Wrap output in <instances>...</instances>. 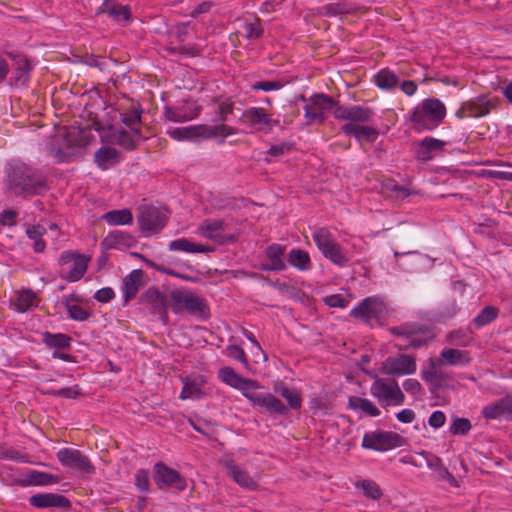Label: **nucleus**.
Returning <instances> with one entry per match:
<instances>
[{"label": "nucleus", "mask_w": 512, "mask_h": 512, "mask_svg": "<svg viewBox=\"0 0 512 512\" xmlns=\"http://www.w3.org/2000/svg\"><path fill=\"white\" fill-rule=\"evenodd\" d=\"M7 187L16 196L37 195L46 190L45 179L21 162H12L6 167Z\"/></svg>", "instance_id": "obj_1"}, {"label": "nucleus", "mask_w": 512, "mask_h": 512, "mask_svg": "<svg viewBox=\"0 0 512 512\" xmlns=\"http://www.w3.org/2000/svg\"><path fill=\"white\" fill-rule=\"evenodd\" d=\"M446 112V106L441 100L427 98L412 109L409 120L417 132L433 131L443 122Z\"/></svg>", "instance_id": "obj_2"}, {"label": "nucleus", "mask_w": 512, "mask_h": 512, "mask_svg": "<svg viewBox=\"0 0 512 512\" xmlns=\"http://www.w3.org/2000/svg\"><path fill=\"white\" fill-rule=\"evenodd\" d=\"M237 129L225 124L218 125H191L186 127L172 128L167 134L176 141H195L197 139L226 138L235 135Z\"/></svg>", "instance_id": "obj_3"}, {"label": "nucleus", "mask_w": 512, "mask_h": 512, "mask_svg": "<svg viewBox=\"0 0 512 512\" xmlns=\"http://www.w3.org/2000/svg\"><path fill=\"white\" fill-rule=\"evenodd\" d=\"M312 239L321 254L333 264L345 267L350 262L347 251L327 228L315 227L312 231Z\"/></svg>", "instance_id": "obj_4"}, {"label": "nucleus", "mask_w": 512, "mask_h": 512, "mask_svg": "<svg viewBox=\"0 0 512 512\" xmlns=\"http://www.w3.org/2000/svg\"><path fill=\"white\" fill-rule=\"evenodd\" d=\"M370 394L383 406H401L405 395L395 379L376 377L370 386Z\"/></svg>", "instance_id": "obj_5"}, {"label": "nucleus", "mask_w": 512, "mask_h": 512, "mask_svg": "<svg viewBox=\"0 0 512 512\" xmlns=\"http://www.w3.org/2000/svg\"><path fill=\"white\" fill-rule=\"evenodd\" d=\"M171 299L173 301L171 309L176 314L186 310L197 317L207 318L209 316V309L203 298L195 293L176 290L171 293Z\"/></svg>", "instance_id": "obj_6"}, {"label": "nucleus", "mask_w": 512, "mask_h": 512, "mask_svg": "<svg viewBox=\"0 0 512 512\" xmlns=\"http://www.w3.org/2000/svg\"><path fill=\"white\" fill-rule=\"evenodd\" d=\"M90 257L73 251L60 254L59 264L62 267L61 277L69 282H77L87 272Z\"/></svg>", "instance_id": "obj_7"}, {"label": "nucleus", "mask_w": 512, "mask_h": 512, "mask_svg": "<svg viewBox=\"0 0 512 512\" xmlns=\"http://www.w3.org/2000/svg\"><path fill=\"white\" fill-rule=\"evenodd\" d=\"M386 314V306L383 300L377 296L363 299L358 306L350 311L355 319H360L369 326L379 325Z\"/></svg>", "instance_id": "obj_8"}, {"label": "nucleus", "mask_w": 512, "mask_h": 512, "mask_svg": "<svg viewBox=\"0 0 512 512\" xmlns=\"http://www.w3.org/2000/svg\"><path fill=\"white\" fill-rule=\"evenodd\" d=\"M498 98L480 95L476 98L464 101L455 112L459 120L465 118H481L487 116L498 105Z\"/></svg>", "instance_id": "obj_9"}, {"label": "nucleus", "mask_w": 512, "mask_h": 512, "mask_svg": "<svg viewBox=\"0 0 512 512\" xmlns=\"http://www.w3.org/2000/svg\"><path fill=\"white\" fill-rule=\"evenodd\" d=\"M337 103L323 93H317L309 97L308 103L304 106V118L307 125L324 123L326 111H334Z\"/></svg>", "instance_id": "obj_10"}, {"label": "nucleus", "mask_w": 512, "mask_h": 512, "mask_svg": "<svg viewBox=\"0 0 512 512\" xmlns=\"http://www.w3.org/2000/svg\"><path fill=\"white\" fill-rule=\"evenodd\" d=\"M403 438L391 431H370L366 432L362 439V448L378 452H386L400 447Z\"/></svg>", "instance_id": "obj_11"}, {"label": "nucleus", "mask_w": 512, "mask_h": 512, "mask_svg": "<svg viewBox=\"0 0 512 512\" xmlns=\"http://www.w3.org/2000/svg\"><path fill=\"white\" fill-rule=\"evenodd\" d=\"M417 370L416 359L408 354L387 357L381 366L383 374L393 377L412 375Z\"/></svg>", "instance_id": "obj_12"}, {"label": "nucleus", "mask_w": 512, "mask_h": 512, "mask_svg": "<svg viewBox=\"0 0 512 512\" xmlns=\"http://www.w3.org/2000/svg\"><path fill=\"white\" fill-rule=\"evenodd\" d=\"M154 481L160 489H174L176 491H184L187 488V482L181 474L165 465L158 462L154 465Z\"/></svg>", "instance_id": "obj_13"}, {"label": "nucleus", "mask_w": 512, "mask_h": 512, "mask_svg": "<svg viewBox=\"0 0 512 512\" xmlns=\"http://www.w3.org/2000/svg\"><path fill=\"white\" fill-rule=\"evenodd\" d=\"M242 121L252 130L268 133L279 124L277 119L262 107H250L244 110Z\"/></svg>", "instance_id": "obj_14"}, {"label": "nucleus", "mask_w": 512, "mask_h": 512, "mask_svg": "<svg viewBox=\"0 0 512 512\" xmlns=\"http://www.w3.org/2000/svg\"><path fill=\"white\" fill-rule=\"evenodd\" d=\"M58 461L64 466L82 473L93 474L95 467L81 451L73 448H62L57 454Z\"/></svg>", "instance_id": "obj_15"}, {"label": "nucleus", "mask_w": 512, "mask_h": 512, "mask_svg": "<svg viewBox=\"0 0 512 512\" xmlns=\"http://www.w3.org/2000/svg\"><path fill=\"white\" fill-rule=\"evenodd\" d=\"M337 120H345L347 123L364 124L370 122L374 117V111L362 105H338L333 111Z\"/></svg>", "instance_id": "obj_16"}, {"label": "nucleus", "mask_w": 512, "mask_h": 512, "mask_svg": "<svg viewBox=\"0 0 512 512\" xmlns=\"http://www.w3.org/2000/svg\"><path fill=\"white\" fill-rule=\"evenodd\" d=\"M245 398L253 406L262 408L270 414L285 415L288 412V408L282 401L271 393H257L251 390L245 394Z\"/></svg>", "instance_id": "obj_17"}, {"label": "nucleus", "mask_w": 512, "mask_h": 512, "mask_svg": "<svg viewBox=\"0 0 512 512\" xmlns=\"http://www.w3.org/2000/svg\"><path fill=\"white\" fill-rule=\"evenodd\" d=\"M218 377L228 386L239 390L244 397L249 391L260 388V385L256 380L244 378L238 375L231 367L221 368L218 372Z\"/></svg>", "instance_id": "obj_18"}, {"label": "nucleus", "mask_w": 512, "mask_h": 512, "mask_svg": "<svg viewBox=\"0 0 512 512\" xmlns=\"http://www.w3.org/2000/svg\"><path fill=\"white\" fill-rule=\"evenodd\" d=\"M166 214L155 207L143 209L138 217L140 228L149 234L159 232L166 225Z\"/></svg>", "instance_id": "obj_19"}, {"label": "nucleus", "mask_w": 512, "mask_h": 512, "mask_svg": "<svg viewBox=\"0 0 512 512\" xmlns=\"http://www.w3.org/2000/svg\"><path fill=\"white\" fill-rule=\"evenodd\" d=\"M104 126H98L96 130H104ZM106 129L111 132V135L114 138V142L127 150H133L137 143L142 139L140 134V129H130V131H126L120 128L115 127L114 124L108 123L106 125Z\"/></svg>", "instance_id": "obj_20"}, {"label": "nucleus", "mask_w": 512, "mask_h": 512, "mask_svg": "<svg viewBox=\"0 0 512 512\" xmlns=\"http://www.w3.org/2000/svg\"><path fill=\"white\" fill-rule=\"evenodd\" d=\"M482 415L487 420L512 421V398L503 397L484 406Z\"/></svg>", "instance_id": "obj_21"}, {"label": "nucleus", "mask_w": 512, "mask_h": 512, "mask_svg": "<svg viewBox=\"0 0 512 512\" xmlns=\"http://www.w3.org/2000/svg\"><path fill=\"white\" fill-rule=\"evenodd\" d=\"M226 226L222 219H206L197 228V235L218 242L223 243L227 240L225 235Z\"/></svg>", "instance_id": "obj_22"}, {"label": "nucleus", "mask_w": 512, "mask_h": 512, "mask_svg": "<svg viewBox=\"0 0 512 512\" xmlns=\"http://www.w3.org/2000/svg\"><path fill=\"white\" fill-rule=\"evenodd\" d=\"M136 244L137 240L132 234L121 230L110 231L102 240V246L107 250H124L135 247Z\"/></svg>", "instance_id": "obj_23"}, {"label": "nucleus", "mask_w": 512, "mask_h": 512, "mask_svg": "<svg viewBox=\"0 0 512 512\" xmlns=\"http://www.w3.org/2000/svg\"><path fill=\"white\" fill-rule=\"evenodd\" d=\"M447 142L434 137H425L422 139L415 151L416 158L422 162H428L434 158L437 153L444 150Z\"/></svg>", "instance_id": "obj_24"}, {"label": "nucleus", "mask_w": 512, "mask_h": 512, "mask_svg": "<svg viewBox=\"0 0 512 512\" xmlns=\"http://www.w3.org/2000/svg\"><path fill=\"white\" fill-rule=\"evenodd\" d=\"M285 246L272 244L266 249L267 261L260 265L263 271H283L286 269L284 261Z\"/></svg>", "instance_id": "obj_25"}, {"label": "nucleus", "mask_w": 512, "mask_h": 512, "mask_svg": "<svg viewBox=\"0 0 512 512\" xmlns=\"http://www.w3.org/2000/svg\"><path fill=\"white\" fill-rule=\"evenodd\" d=\"M30 504L37 508H63L70 507V501L63 495L56 493L36 494L30 497Z\"/></svg>", "instance_id": "obj_26"}, {"label": "nucleus", "mask_w": 512, "mask_h": 512, "mask_svg": "<svg viewBox=\"0 0 512 512\" xmlns=\"http://www.w3.org/2000/svg\"><path fill=\"white\" fill-rule=\"evenodd\" d=\"M341 131L348 136H353L358 142H374L378 137L376 128L363 124L345 123L341 126Z\"/></svg>", "instance_id": "obj_27"}, {"label": "nucleus", "mask_w": 512, "mask_h": 512, "mask_svg": "<svg viewBox=\"0 0 512 512\" xmlns=\"http://www.w3.org/2000/svg\"><path fill=\"white\" fill-rule=\"evenodd\" d=\"M200 113V107L193 104H185L164 109L165 117L172 122H186L196 118Z\"/></svg>", "instance_id": "obj_28"}, {"label": "nucleus", "mask_w": 512, "mask_h": 512, "mask_svg": "<svg viewBox=\"0 0 512 512\" xmlns=\"http://www.w3.org/2000/svg\"><path fill=\"white\" fill-rule=\"evenodd\" d=\"M99 14H106L116 22H128L131 11L128 6L121 5L115 0H105L98 10Z\"/></svg>", "instance_id": "obj_29"}, {"label": "nucleus", "mask_w": 512, "mask_h": 512, "mask_svg": "<svg viewBox=\"0 0 512 512\" xmlns=\"http://www.w3.org/2000/svg\"><path fill=\"white\" fill-rule=\"evenodd\" d=\"M421 455L425 457L427 467L436 473L438 480L446 481L454 487L458 486L457 480L444 466L443 461L438 456L428 454L424 451L421 452Z\"/></svg>", "instance_id": "obj_30"}, {"label": "nucleus", "mask_w": 512, "mask_h": 512, "mask_svg": "<svg viewBox=\"0 0 512 512\" xmlns=\"http://www.w3.org/2000/svg\"><path fill=\"white\" fill-rule=\"evenodd\" d=\"M49 152L57 162H68L74 155L72 144L64 138L54 139L49 145Z\"/></svg>", "instance_id": "obj_31"}, {"label": "nucleus", "mask_w": 512, "mask_h": 512, "mask_svg": "<svg viewBox=\"0 0 512 512\" xmlns=\"http://www.w3.org/2000/svg\"><path fill=\"white\" fill-rule=\"evenodd\" d=\"M41 340L48 349L54 351L70 350L72 344V338L64 333L44 332Z\"/></svg>", "instance_id": "obj_32"}, {"label": "nucleus", "mask_w": 512, "mask_h": 512, "mask_svg": "<svg viewBox=\"0 0 512 512\" xmlns=\"http://www.w3.org/2000/svg\"><path fill=\"white\" fill-rule=\"evenodd\" d=\"M229 475L233 480L243 488L254 490L257 487L256 482L250 477V475L240 468L233 460H229L225 463Z\"/></svg>", "instance_id": "obj_33"}, {"label": "nucleus", "mask_w": 512, "mask_h": 512, "mask_svg": "<svg viewBox=\"0 0 512 512\" xmlns=\"http://www.w3.org/2000/svg\"><path fill=\"white\" fill-rule=\"evenodd\" d=\"M38 295L31 289H25L21 291H17L14 300L15 309L24 313L32 308H35L39 304Z\"/></svg>", "instance_id": "obj_34"}, {"label": "nucleus", "mask_w": 512, "mask_h": 512, "mask_svg": "<svg viewBox=\"0 0 512 512\" xmlns=\"http://www.w3.org/2000/svg\"><path fill=\"white\" fill-rule=\"evenodd\" d=\"M348 407L354 411H361L371 417H377L381 413L379 408L371 400L358 396L349 397Z\"/></svg>", "instance_id": "obj_35"}, {"label": "nucleus", "mask_w": 512, "mask_h": 512, "mask_svg": "<svg viewBox=\"0 0 512 512\" xmlns=\"http://www.w3.org/2000/svg\"><path fill=\"white\" fill-rule=\"evenodd\" d=\"M142 270L136 269L133 270L125 279L123 283V293L124 299L126 302L133 299L139 290L141 279H142Z\"/></svg>", "instance_id": "obj_36"}, {"label": "nucleus", "mask_w": 512, "mask_h": 512, "mask_svg": "<svg viewBox=\"0 0 512 512\" xmlns=\"http://www.w3.org/2000/svg\"><path fill=\"white\" fill-rule=\"evenodd\" d=\"M101 219L108 225H130L133 222L132 212L127 209L111 210L102 215Z\"/></svg>", "instance_id": "obj_37"}, {"label": "nucleus", "mask_w": 512, "mask_h": 512, "mask_svg": "<svg viewBox=\"0 0 512 512\" xmlns=\"http://www.w3.org/2000/svg\"><path fill=\"white\" fill-rule=\"evenodd\" d=\"M168 248L170 251H181L186 253H205L210 251L208 247L192 242L186 238L171 241Z\"/></svg>", "instance_id": "obj_38"}, {"label": "nucleus", "mask_w": 512, "mask_h": 512, "mask_svg": "<svg viewBox=\"0 0 512 512\" xmlns=\"http://www.w3.org/2000/svg\"><path fill=\"white\" fill-rule=\"evenodd\" d=\"M288 262L292 267L300 271H308L312 268L309 254L302 249H291L288 254Z\"/></svg>", "instance_id": "obj_39"}, {"label": "nucleus", "mask_w": 512, "mask_h": 512, "mask_svg": "<svg viewBox=\"0 0 512 512\" xmlns=\"http://www.w3.org/2000/svg\"><path fill=\"white\" fill-rule=\"evenodd\" d=\"M440 361L454 366L460 363L468 364L470 362V358L468 357V353L466 351L454 348H445L440 353Z\"/></svg>", "instance_id": "obj_40"}, {"label": "nucleus", "mask_w": 512, "mask_h": 512, "mask_svg": "<svg viewBox=\"0 0 512 512\" xmlns=\"http://www.w3.org/2000/svg\"><path fill=\"white\" fill-rule=\"evenodd\" d=\"M122 124L129 129H140L141 111L136 105H132L127 111L117 112Z\"/></svg>", "instance_id": "obj_41"}, {"label": "nucleus", "mask_w": 512, "mask_h": 512, "mask_svg": "<svg viewBox=\"0 0 512 512\" xmlns=\"http://www.w3.org/2000/svg\"><path fill=\"white\" fill-rule=\"evenodd\" d=\"M45 233L46 229L41 225L28 226L26 229V234L29 239L33 240V249L37 253L43 252L46 248V243L43 239Z\"/></svg>", "instance_id": "obj_42"}, {"label": "nucleus", "mask_w": 512, "mask_h": 512, "mask_svg": "<svg viewBox=\"0 0 512 512\" xmlns=\"http://www.w3.org/2000/svg\"><path fill=\"white\" fill-rule=\"evenodd\" d=\"M374 78L375 84L383 90L394 89L399 83L398 76L388 69L380 70Z\"/></svg>", "instance_id": "obj_43"}, {"label": "nucleus", "mask_w": 512, "mask_h": 512, "mask_svg": "<svg viewBox=\"0 0 512 512\" xmlns=\"http://www.w3.org/2000/svg\"><path fill=\"white\" fill-rule=\"evenodd\" d=\"M201 383L191 378L183 379V388L180 399H199L202 396Z\"/></svg>", "instance_id": "obj_44"}, {"label": "nucleus", "mask_w": 512, "mask_h": 512, "mask_svg": "<svg viewBox=\"0 0 512 512\" xmlns=\"http://www.w3.org/2000/svg\"><path fill=\"white\" fill-rule=\"evenodd\" d=\"M26 482L29 485L45 486L58 482V477L46 472L30 471L26 476Z\"/></svg>", "instance_id": "obj_45"}, {"label": "nucleus", "mask_w": 512, "mask_h": 512, "mask_svg": "<svg viewBox=\"0 0 512 512\" xmlns=\"http://www.w3.org/2000/svg\"><path fill=\"white\" fill-rule=\"evenodd\" d=\"M356 488H360L363 494L370 499L379 500L383 493L380 486L373 480L364 479L355 483Z\"/></svg>", "instance_id": "obj_46"}, {"label": "nucleus", "mask_w": 512, "mask_h": 512, "mask_svg": "<svg viewBox=\"0 0 512 512\" xmlns=\"http://www.w3.org/2000/svg\"><path fill=\"white\" fill-rule=\"evenodd\" d=\"M354 10L353 6L347 2H337L325 5L322 8V14L327 17L350 14Z\"/></svg>", "instance_id": "obj_47"}, {"label": "nucleus", "mask_w": 512, "mask_h": 512, "mask_svg": "<svg viewBox=\"0 0 512 512\" xmlns=\"http://www.w3.org/2000/svg\"><path fill=\"white\" fill-rule=\"evenodd\" d=\"M118 153L114 148L101 147L95 152V162L101 169H106L107 165L117 157Z\"/></svg>", "instance_id": "obj_48"}, {"label": "nucleus", "mask_w": 512, "mask_h": 512, "mask_svg": "<svg viewBox=\"0 0 512 512\" xmlns=\"http://www.w3.org/2000/svg\"><path fill=\"white\" fill-rule=\"evenodd\" d=\"M144 297L149 302H151L152 308L155 312H158L159 314L166 316V299L163 294H161L158 291H149L144 295Z\"/></svg>", "instance_id": "obj_49"}, {"label": "nucleus", "mask_w": 512, "mask_h": 512, "mask_svg": "<svg viewBox=\"0 0 512 512\" xmlns=\"http://www.w3.org/2000/svg\"><path fill=\"white\" fill-rule=\"evenodd\" d=\"M447 340L449 344L454 346L466 347L472 341L471 333L467 330H455L448 334Z\"/></svg>", "instance_id": "obj_50"}, {"label": "nucleus", "mask_w": 512, "mask_h": 512, "mask_svg": "<svg viewBox=\"0 0 512 512\" xmlns=\"http://www.w3.org/2000/svg\"><path fill=\"white\" fill-rule=\"evenodd\" d=\"M498 310L493 306H486L479 314L474 318V323L477 327L485 326L496 319Z\"/></svg>", "instance_id": "obj_51"}, {"label": "nucleus", "mask_w": 512, "mask_h": 512, "mask_svg": "<svg viewBox=\"0 0 512 512\" xmlns=\"http://www.w3.org/2000/svg\"><path fill=\"white\" fill-rule=\"evenodd\" d=\"M30 71H31L30 63L28 62L27 59L22 58L21 59V63L19 64V66L14 71V74H15V84L17 86L18 85H21V86L26 85L28 83V81H29Z\"/></svg>", "instance_id": "obj_52"}, {"label": "nucleus", "mask_w": 512, "mask_h": 512, "mask_svg": "<svg viewBox=\"0 0 512 512\" xmlns=\"http://www.w3.org/2000/svg\"><path fill=\"white\" fill-rule=\"evenodd\" d=\"M66 309L68 316L75 321H85L89 317V312L78 304H72L69 299L66 300Z\"/></svg>", "instance_id": "obj_53"}, {"label": "nucleus", "mask_w": 512, "mask_h": 512, "mask_svg": "<svg viewBox=\"0 0 512 512\" xmlns=\"http://www.w3.org/2000/svg\"><path fill=\"white\" fill-rule=\"evenodd\" d=\"M243 32L246 38L250 40L260 38L263 34V28L260 24L259 19H255L252 22H245L243 24Z\"/></svg>", "instance_id": "obj_54"}, {"label": "nucleus", "mask_w": 512, "mask_h": 512, "mask_svg": "<svg viewBox=\"0 0 512 512\" xmlns=\"http://www.w3.org/2000/svg\"><path fill=\"white\" fill-rule=\"evenodd\" d=\"M472 428L467 418H455L450 426V432L453 435H466Z\"/></svg>", "instance_id": "obj_55"}, {"label": "nucleus", "mask_w": 512, "mask_h": 512, "mask_svg": "<svg viewBox=\"0 0 512 512\" xmlns=\"http://www.w3.org/2000/svg\"><path fill=\"white\" fill-rule=\"evenodd\" d=\"M285 86V82L281 80L274 81H259L252 85L253 90H262L265 92L277 91Z\"/></svg>", "instance_id": "obj_56"}, {"label": "nucleus", "mask_w": 512, "mask_h": 512, "mask_svg": "<svg viewBox=\"0 0 512 512\" xmlns=\"http://www.w3.org/2000/svg\"><path fill=\"white\" fill-rule=\"evenodd\" d=\"M423 380L430 384H438L442 380L441 372L435 368V363L431 362V368L429 370L421 371Z\"/></svg>", "instance_id": "obj_57"}, {"label": "nucleus", "mask_w": 512, "mask_h": 512, "mask_svg": "<svg viewBox=\"0 0 512 512\" xmlns=\"http://www.w3.org/2000/svg\"><path fill=\"white\" fill-rule=\"evenodd\" d=\"M49 394L67 399H74L80 394V389L78 385H74L72 387L50 390Z\"/></svg>", "instance_id": "obj_58"}, {"label": "nucleus", "mask_w": 512, "mask_h": 512, "mask_svg": "<svg viewBox=\"0 0 512 512\" xmlns=\"http://www.w3.org/2000/svg\"><path fill=\"white\" fill-rule=\"evenodd\" d=\"M324 303L329 307L345 308L348 306L349 301L340 294H333L324 297Z\"/></svg>", "instance_id": "obj_59"}, {"label": "nucleus", "mask_w": 512, "mask_h": 512, "mask_svg": "<svg viewBox=\"0 0 512 512\" xmlns=\"http://www.w3.org/2000/svg\"><path fill=\"white\" fill-rule=\"evenodd\" d=\"M283 398L286 399L289 408L297 410L302 406V398L300 393L296 389L290 390Z\"/></svg>", "instance_id": "obj_60"}, {"label": "nucleus", "mask_w": 512, "mask_h": 512, "mask_svg": "<svg viewBox=\"0 0 512 512\" xmlns=\"http://www.w3.org/2000/svg\"><path fill=\"white\" fill-rule=\"evenodd\" d=\"M135 484L141 491H147L149 488V472L147 470H139L135 474Z\"/></svg>", "instance_id": "obj_61"}, {"label": "nucleus", "mask_w": 512, "mask_h": 512, "mask_svg": "<svg viewBox=\"0 0 512 512\" xmlns=\"http://www.w3.org/2000/svg\"><path fill=\"white\" fill-rule=\"evenodd\" d=\"M227 353H228L229 357L240 361L245 366L248 365L247 356H246L244 350L241 347H239L237 345L229 346L227 348Z\"/></svg>", "instance_id": "obj_62"}, {"label": "nucleus", "mask_w": 512, "mask_h": 512, "mask_svg": "<svg viewBox=\"0 0 512 512\" xmlns=\"http://www.w3.org/2000/svg\"><path fill=\"white\" fill-rule=\"evenodd\" d=\"M402 385L403 389L413 396L418 395L422 391V386L420 382L414 378H408L404 380Z\"/></svg>", "instance_id": "obj_63"}, {"label": "nucleus", "mask_w": 512, "mask_h": 512, "mask_svg": "<svg viewBox=\"0 0 512 512\" xmlns=\"http://www.w3.org/2000/svg\"><path fill=\"white\" fill-rule=\"evenodd\" d=\"M445 421H446V416H445L444 412H442L440 410H436V411L432 412V414L430 415V417L428 419L429 425L434 429L441 428L445 424Z\"/></svg>", "instance_id": "obj_64"}]
</instances>
